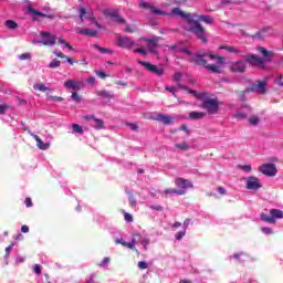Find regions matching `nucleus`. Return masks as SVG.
<instances>
[{"instance_id": "57", "label": "nucleus", "mask_w": 283, "mask_h": 283, "mask_svg": "<svg viewBox=\"0 0 283 283\" xmlns=\"http://www.w3.org/2000/svg\"><path fill=\"white\" fill-rule=\"evenodd\" d=\"M180 52H182L184 54H187L188 56H191V54H192L191 50H189L187 48H181Z\"/></svg>"}, {"instance_id": "60", "label": "nucleus", "mask_w": 283, "mask_h": 283, "mask_svg": "<svg viewBox=\"0 0 283 283\" xmlns=\"http://www.w3.org/2000/svg\"><path fill=\"white\" fill-rule=\"evenodd\" d=\"M262 232L265 233V235H271V233H273V230L271 228H262Z\"/></svg>"}, {"instance_id": "1", "label": "nucleus", "mask_w": 283, "mask_h": 283, "mask_svg": "<svg viewBox=\"0 0 283 283\" xmlns=\"http://www.w3.org/2000/svg\"><path fill=\"white\" fill-rule=\"evenodd\" d=\"M164 17H179L180 19H185L187 23L190 24V27L187 30V32H191V34L196 35V38L201 41V43H209V36L207 35V29L200 24V22L193 20V17H191V13H187L182 11L180 8L175 7L171 9L170 12H166L163 14Z\"/></svg>"}, {"instance_id": "55", "label": "nucleus", "mask_w": 283, "mask_h": 283, "mask_svg": "<svg viewBox=\"0 0 283 283\" xmlns=\"http://www.w3.org/2000/svg\"><path fill=\"white\" fill-rule=\"evenodd\" d=\"M166 92H171L172 96L176 97V87H174V86H166Z\"/></svg>"}, {"instance_id": "14", "label": "nucleus", "mask_w": 283, "mask_h": 283, "mask_svg": "<svg viewBox=\"0 0 283 283\" xmlns=\"http://www.w3.org/2000/svg\"><path fill=\"white\" fill-rule=\"evenodd\" d=\"M193 17L197 19L195 21H198V23H206L207 25H213V23H216V19H213V17L211 15H207V14H193Z\"/></svg>"}, {"instance_id": "13", "label": "nucleus", "mask_w": 283, "mask_h": 283, "mask_svg": "<svg viewBox=\"0 0 283 283\" xmlns=\"http://www.w3.org/2000/svg\"><path fill=\"white\" fill-rule=\"evenodd\" d=\"M247 189H251L253 191L262 189V184H260V179L258 177H249L247 182Z\"/></svg>"}, {"instance_id": "7", "label": "nucleus", "mask_w": 283, "mask_h": 283, "mask_svg": "<svg viewBox=\"0 0 283 283\" xmlns=\"http://www.w3.org/2000/svg\"><path fill=\"white\" fill-rule=\"evenodd\" d=\"M245 92H254L255 94L264 95L266 94V81H256L252 84L250 90H245L239 94V96H244Z\"/></svg>"}, {"instance_id": "8", "label": "nucleus", "mask_w": 283, "mask_h": 283, "mask_svg": "<svg viewBox=\"0 0 283 283\" xmlns=\"http://www.w3.org/2000/svg\"><path fill=\"white\" fill-rule=\"evenodd\" d=\"M259 171L263 174V176L273 178L277 176V166H275V164H263L259 167Z\"/></svg>"}, {"instance_id": "39", "label": "nucleus", "mask_w": 283, "mask_h": 283, "mask_svg": "<svg viewBox=\"0 0 283 283\" xmlns=\"http://www.w3.org/2000/svg\"><path fill=\"white\" fill-rule=\"evenodd\" d=\"M93 48L95 50H98V52H101L102 54H109V49H106V48H102V46H98V44H93Z\"/></svg>"}, {"instance_id": "46", "label": "nucleus", "mask_w": 283, "mask_h": 283, "mask_svg": "<svg viewBox=\"0 0 283 283\" xmlns=\"http://www.w3.org/2000/svg\"><path fill=\"white\" fill-rule=\"evenodd\" d=\"M20 61H28L31 59L30 53H22L21 55H19Z\"/></svg>"}, {"instance_id": "28", "label": "nucleus", "mask_w": 283, "mask_h": 283, "mask_svg": "<svg viewBox=\"0 0 283 283\" xmlns=\"http://www.w3.org/2000/svg\"><path fill=\"white\" fill-rule=\"evenodd\" d=\"M97 96H101L102 98H106L107 101H112V98H114V94L105 90L98 91Z\"/></svg>"}, {"instance_id": "53", "label": "nucleus", "mask_w": 283, "mask_h": 283, "mask_svg": "<svg viewBox=\"0 0 283 283\" xmlns=\"http://www.w3.org/2000/svg\"><path fill=\"white\" fill-rule=\"evenodd\" d=\"M96 76H98L99 78H107V75L105 72L103 71H96Z\"/></svg>"}, {"instance_id": "16", "label": "nucleus", "mask_w": 283, "mask_h": 283, "mask_svg": "<svg viewBox=\"0 0 283 283\" xmlns=\"http://www.w3.org/2000/svg\"><path fill=\"white\" fill-rule=\"evenodd\" d=\"M135 42L132 41V39L124 36V38H119L117 40V45L119 48H125L126 50H129V48H134Z\"/></svg>"}, {"instance_id": "27", "label": "nucleus", "mask_w": 283, "mask_h": 283, "mask_svg": "<svg viewBox=\"0 0 283 283\" xmlns=\"http://www.w3.org/2000/svg\"><path fill=\"white\" fill-rule=\"evenodd\" d=\"M53 54L55 56H57V59H65L67 61V63H70V65H74V61L72 60V57L63 54V52L61 51H54Z\"/></svg>"}, {"instance_id": "51", "label": "nucleus", "mask_w": 283, "mask_h": 283, "mask_svg": "<svg viewBox=\"0 0 283 283\" xmlns=\"http://www.w3.org/2000/svg\"><path fill=\"white\" fill-rule=\"evenodd\" d=\"M49 101H56L57 103H61L63 101V97H59V96H52V95H48Z\"/></svg>"}, {"instance_id": "21", "label": "nucleus", "mask_w": 283, "mask_h": 283, "mask_svg": "<svg viewBox=\"0 0 283 283\" xmlns=\"http://www.w3.org/2000/svg\"><path fill=\"white\" fill-rule=\"evenodd\" d=\"M28 12L30 14H34L35 17H43L44 19H55V17H56L54 14H45V13H43V12L32 8V7L28 8Z\"/></svg>"}, {"instance_id": "29", "label": "nucleus", "mask_w": 283, "mask_h": 283, "mask_svg": "<svg viewBox=\"0 0 283 283\" xmlns=\"http://www.w3.org/2000/svg\"><path fill=\"white\" fill-rule=\"evenodd\" d=\"M4 25L8 30H17L19 28V23H17L14 20L4 21Z\"/></svg>"}, {"instance_id": "22", "label": "nucleus", "mask_w": 283, "mask_h": 283, "mask_svg": "<svg viewBox=\"0 0 283 283\" xmlns=\"http://www.w3.org/2000/svg\"><path fill=\"white\" fill-rule=\"evenodd\" d=\"M189 118L191 120H201V118H207V113L205 112H190Z\"/></svg>"}, {"instance_id": "4", "label": "nucleus", "mask_w": 283, "mask_h": 283, "mask_svg": "<svg viewBox=\"0 0 283 283\" xmlns=\"http://www.w3.org/2000/svg\"><path fill=\"white\" fill-rule=\"evenodd\" d=\"M260 218L262 222H268V224H275L276 220L283 219V211L280 209H271L270 216L266 213H261Z\"/></svg>"}, {"instance_id": "34", "label": "nucleus", "mask_w": 283, "mask_h": 283, "mask_svg": "<svg viewBox=\"0 0 283 283\" xmlns=\"http://www.w3.org/2000/svg\"><path fill=\"white\" fill-rule=\"evenodd\" d=\"M164 193H177V196H185L187 192L185 190H178V189H166L164 190Z\"/></svg>"}, {"instance_id": "43", "label": "nucleus", "mask_w": 283, "mask_h": 283, "mask_svg": "<svg viewBox=\"0 0 283 283\" xmlns=\"http://www.w3.org/2000/svg\"><path fill=\"white\" fill-rule=\"evenodd\" d=\"M72 101H74L75 103H81V95H78V93L73 92L71 95Z\"/></svg>"}, {"instance_id": "44", "label": "nucleus", "mask_w": 283, "mask_h": 283, "mask_svg": "<svg viewBox=\"0 0 283 283\" xmlns=\"http://www.w3.org/2000/svg\"><path fill=\"white\" fill-rule=\"evenodd\" d=\"M249 123L252 124L253 126L260 124V118L258 116H253L249 119Z\"/></svg>"}, {"instance_id": "33", "label": "nucleus", "mask_w": 283, "mask_h": 283, "mask_svg": "<svg viewBox=\"0 0 283 283\" xmlns=\"http://www.w3.org/2000/svg\"><path fill=\"white\" fill-rule=\"evenodd\" d=\"M219 50H226L227 52H231V53H234V54H240V50H238L234 46L221 45V46H219Z\"/></svg>"}, {"instance_id": "24", "label": "nucleus", "mask_w": 283, "mask_h": 283, "mask_svg": "<svg viewBox=\"0 0 283 283\" xmlns=\"http://www.w3.org/2000/svg\"><path fill=\"white\" fill-rule=\"evenodd\" d=\"M206 70L208 72H211L212 74H222V67L216 64H208V66H206Z\"/></svg>"}, {"instance_id": "64", "label": "nucleus", "mask_w": 283, "mask_h": 283, "mask_svg": "<svg viewBox=\"0 0 283 283\" xmlns=\"http://www.w3.org/2000/svg\"><path fill=\"white\" fill-rule=\"evenodd\" d=\"M241 169H242L243 171H251V165L241 166Z\"/></svg>"}, {"instance_id": "25", "label": "nucleus", "mask_w": 283, "mask_h": 283, "mask_svg": "<svg viewBox=\"0 0 283 283\" xmlns=\"http://www.w3.org/2000/svg\"><path fill=\"white\" fill-rule=\"evenodd\" d=\"M78 34H84L85 36H96L97 31L94 29H81L77 31Z\"/></svg>"}, {"instance_id": "49", "label": "nucleus", "mask_w": 283, "mask_h": 283, "mask_svg": "<svg viewBox=\"0 0 283 283\" xmlns=\"http://www.w3.org/2000/svg\"><path fill=\"white\" fill-rule=\"evenodd\" d=\"M147 262L145 261H139L138 262V269H140V271H145V269H147Z\"/></svg>"}, {"instance_id": "6", "label": "nucleus", "mask_w": 283, "mask_h": 283, "mask_svg": "<svg viewBox=\"0 0 283 283\" xmlns=\"http://www.w3.org/2000/svg\"><path fill=\"white\" fill-rule=\"evenodd\" d=\"M138 64L143 65L150 74H155V76H165V69L163 66L151 64L147 61H138Z\"/></svg>"}, {"instance_id": "36", "label": "nucleus", "mask_w": 283, "mask_h": 283, "mask_svg": "<svg viewBox=\"0 0 283 283\" xmlns=\"http://www.w3.org/2000/svg\"><path fill=\"white\" fill-rule=\"evenodd\" d=\"M95 129H105V122L99 118H94Z\"/></svg>"}, {"instance_id": "3", "label": "nucleus", "mask_w": 283, "mask_h": 283, "mask_svg": "<svg viewBox=\"0 0 283 283\" xmlns=\"http://www.w3.org/2000/svg\"><path fill=\"white\" fill-rule=\"evenodd\" d=\"M206 56H208L212 61H217L218 65H224L226 63V59L223 56L209 53H198L196 56L189 59V63H193V65H199L207 69L209 62H207V60L205 59Z\"/></svg>"}, {"instance_id": "10", "label": "nucleus", "mask_w": 283, "mask_h": 283, "mask_svg": "<svg viewBox=\"0 0 283 283\" xmlns=\"http://www.w3.org/2000/svg\"><path fill=\"white\" fill-rule=\"evenodd\" d=\"M78 12L81 23H83L85 19H88L90 23H96V18L92 13L87 12V9L80 7Z\"/></svg>"}, {"instance_id": "30", "label": "nucleus", "mask_w": 283, "mask_h": 283, "mask_svg": "<svg viewBox=\"0 0 283 283\" xmlns=\"http://www.w3.org/2000/svg\"><path fill=\"white\" fill-rule=\"evenodd\" d=\"M168 50H171V52H180L182 50V42H176L172 45H167Z\"/></svg>"}, {"instance_id": "50", "label": "nucleus", "mask_w": 283, "mask_h": 283, "mask_svg": "<svg viewBox=\"0 0 283 283\" xmlns=\"http://www.w3.org/2000/svg\"><path fill=\"white\" fill-rule=\"evenodd\" d=\"M113 21H116V23H125V19L120 17L118 13L115 18H113Z\"/></svg>"}, {"instance_id": "63", "label": "nucleus", "mask_w": 283, "mask_h": 283, "mask_svg": "<svg viewBox=\"0 0 283 283\" xmlns=\"http://www.w3.org/2000/svg\"><path fill=\"white\" fill-rule=\"evenodd\" d=\"M180 78H182V73H180V72L175 73L174 80L177 81V82H179Z\"/></svg>"}, {"instance_id": "45", "label": "nucleus", "mask_w": 283, "mask_h": 283, "mask_svg": "<svg viewBox=\"0 0 283 283\" xmlns=\"http://www.w3.org/2000/svg\"><path fill=\"white\" fill-rule=\"evenodd\" d=\"M124 220H126V222H134V217H132L129 212L124 211Z\"/></svg>"}, {"instance_id": "52", "label": "nucleus", "mask_w": 283, "mask_h": 283, "mask_svg": "<svg viewBox=\"0 0 283 283\" xmlns=\"http://www.w3.org/2000/svg\"><path fill=\"white\" fill-rule=\"evenodd\" d=\"M136 53L143 54L145 56L147 54V51H145V49H143V48H138V49L134 50V54H136Z\"/></svg>"}, {"instance_id": "40", "label": "nucleus", "mask_w": 283, "mask_h": 283, "mask_svg": "<svg viewBox=\"0 0 283 283\" xmlns=\"http://www.w3.org/2000/svg\"><path fill=\"white\" fill-rule=\"evenodd\" d=\"M73 132L75 134H83V127L78 124H72Z\"/></svg>"}, {"instance_id": "61", "label": "nucleus", "mask_w": 283, "mask_h": 283, "mask_svg": "<svg viewBox=\"0 0 283 283\" xmlns=\"http://www.w3.org/2000/svg\"><path fill=\"white\" fill-rule=\"evenodd\" d=\"M34 273H36V275H41V265L35 264L33 268Z\"/></svg>"}, {"instance_id": "23", "label": "nucleus", "mask_w": 283, "mask_h": 283, "mask_svg": "<svg viewBox=\"0 0 283 283\" xmlns=\"http://www.w3.org/2000/svg\"><path fill=\"white\" fill-rule=\"evenodd\" d=\"M177 86L179 87V90H185V92H188V94L195 96V98H200V93H198L197 91H193L184 84H177Z\"/></svg>"}, {"instance_id": "32", "label": "nucleus", "mask_w": 283, "mask_h": 283, "mask_svg": "<svg viewBox=\"0 0 283 283\" xmlns=\"http://www.w3.org/2000/svg\"><path fill=\"white\" fill-rule=\"evenodd\" d=\"M175 147L176 149H180V151H189L191 146H189V143L184 142L181 144H176Z\"/></svg>"}, {"instance_id": "9", "label": "nucleus", "mask_w": 283, "mask_h": 283, "mask_svg": "<svg viewBox=\"0 0 283 283\" xmlns=\"http://www.w3.org/2000/svg\"><path fill=\"white\" fill-rule=\"evenodd\" d=\"M41 36L43 41H40L42 45H56V36L52 35L50 32H42Z\"/></svg>"}, {"instance_id": "18", "label": "nucleus", "mask_w": 283, "mask_h": 283, "mask_svg": "<svg viewBox=\"0 0 283 283\" xmlns=\"http://www.w3.org/2000/svg\"><path fill=\"white\" fill-rule=\"evenodd\" d=\"M154 120H158L164 125H171L174 123V119L171 118V116L165 115V114H157Z\"/></svg>"}, {"instance_id": "42", "label": "nucleus", "mask_w": 283, "mask_h": 283, "mask_svg": "<svg viewBox=\"0 0 283 283\" xmlns=\"http://www.w3.org/2000/svg\"><path fill=\"white\" fill-rule=\"evenodd\" d=\"M179 132H185V134H187V136H189V134H191V130H189V127H187L186 124H182L181 126H179Z\"/></svg>"}, {"instance_id": "56", "label": "nucleus", "mask_w": 283, "mask_h": 283, "mask_svg": "<svg viewBox=\"0 0 283 283\" xmlns=\"http://www.w3.org/2000/svg\"><path fill=\"white\" fill-rule=\"evenodd\" d=\"M149 209H153L154 211H163L164 210L163 206H159V205L150 206Z\"/></svg>"}, {"instance_id": "15", "label": "nucleus", "mask_w": 283, "mask_h": 283, "mask_svg": "<svg viewBox=\"0 0 283 283\" xmlns=\"http://www.w3.org/2000/svg\"><path fill=\"white\" fill-rule=\"evenodd\" d=\"M139 8H144L145 10H150L153 14H160V15L167 14V11L159 10L158 8L151 6V3L149 2H140Z\"/></svg>"}, {"instance_id": "54", "label": "nucleus", "mask_w": 283, "mask_h": 283, "mask_svg": "<svg viewBox=\"0 0 283 283\" xmlns=\"http://www.w3.org/2000/svg\"><path fill=\"white\" fill-rule=\"evenodd\" d=\"M127 127H130L133 132H138V125L133 123H126Z\"/></svg>"}, {"instance_id": "41", "label": "nucleus", "mask_w": 283, "mask_h": 283, "mask_svg": "<svg viewBox=\"0 0 283 283\" xmlns=\"http://www.w3.org/2000/svg\"><path fill=\"white\" fill-rule=\"evenodd\" d=\"M8 109H12V106H10L8 104L0 105V115L6 114V112H8Z\"/></svg>"}, {"instance_id": "37", "label": "nucleus", "mask_w": 283, "mask_h": 283, "mask_svg": "<svg viewBox=\"0 0 283 283\" xmlns=\"http://www.w3.org/2000/svg\"><path fill=\"white\" fill-rule=\"evenodd\" d=\"M128 202H129V207H132L133 209L136 207V205L138 203L136 201V197L133 193H128Z\"/></svg>"}, {"instance_id": "12", "label": "nucleus", "mask_w": 283, "mask_h": 283, "mask_svg": "<svg viewBox=\"0 0 283 283\" xmlns=\"http://www.w3.org/2000/svg\"><path fill=\"white\" fill-rule=\"evenodd\" d=\"M230 70L232 72H237L239 74H242V73L247 72V63H244V61L232 62L230 64Z\"/></svg>"}, {"instance_id": "20", "label": "nucleus", "mask_w": 283, "mask_h": 283, "mask_svg": "<svg viewBox=\"0 0 283 283\" xmlns=\"http://www.w3.org/2000/svg\"><path fill=\"white\" fill-rule=\"evenodd\" d=\"M241 34L243 36H251L252 39H259V41H262V40H264V34H266V30H264V29L260 30L254 34H249V33H247V31L241 30Z\"/></svg>"}, {"instance_id": "38", "label": "nucleus", "mask_w": 283, "mask_h": 283, "mask_svg": "<svg viewBox=\"0 0 283 283\" xmlns=\"http://www.w3.org/2000/svg\"><path fill=\"white\" fill-rule=\"evenodd\" d=\"M49 67L51 70H56V67H61V61H59L57 59H54L50 62Z\"/></svg>"}, {"instance_id": "58", "label": "nucleus", "mask_w": 283, "mask_h": 283, "mask_svg": "<svg viewBox=\"0 0 283 283\" xmlns=\"http://www.w3.org/2000/svg\"><path fill=\"white\" fill-rule=\"evenodd\" d=\"M86 83H88V85H94V84L96 83V77L90 76V77L86 80Z\"/></svg>"}, {"instance_id": "35", "label": "nucleus", "mask_w": 283, "mask_h": 283, "mask_svg": "<svg viewBox=\"0 0 283 283\" xmlns=\"http://www.w3.org/2000/svg\"><path fill=\"white\" fill-rule=\"evenodd\" d=\"M123 247H126L127 249H130L132 251H135L136 253H138V249H136V242L132 241V242H124Z\"/></svg>"}, {"instance_id": "62", "label": "nucleus", "mask_w": 283, "mask_h": 283, "mask_svg": "<svg viewBox=\"0 0 283 283\" xmlns=\"http://www.w3.org/2000/svg\"><path fill=\"white\" fill-rule=\"evenodd\" d=\"M185 235H186V232H185V231H179V232H177V234H176V240H180L181 238H185Z\"/></svg>"}, {"instance_id": "48", "label": "nucleus", "mask_w": 283, "mask_h": 283, "mask_svg": "<svg viewBox=\"0 0 283 283\" xmlns=\"http://www.w3.org/2000/svg\"><path fill=\"white\" fill-rule=\"evenodd\" d=\"M109 258L108 256H105L104 259H103V261L98 264V266H102V268H104V266H107V264L109 263Z\"/></svg>"}, {"instance_id": "31", "label": "nucleus", "mask_w": 283, "mask_h": 283, "mask_svg": "<svg viewBox=\"0 0 283 283\" xmlns=\"http://www.w3.org/2000/svg\"><path fill=\"white\" fill-rule=\"evenodd\" d=\"M147 43H148V50L149 52H155L156 49L158 48V42H156V40H151V39H148L146 40Z\"/></svg>"}, {"instance_id": "47", "label": "nucleus", "mask_w": 283, "mask_h": 283, "mask_svg": "<svg viewBox=\"0 0 283 283\" xmlns=\"http://www.w3.org/2000/svg\"><path fill=\"white\" fill-rule=\"evenodd\" d=\"M105 15L106 17H111V19L114 20L118 15V12H116V11H108V12H105Z\"/></svg>"}, {"instance_id": "5", "label": "nucleus", "mask_w": 283, "mask_h": 283, "mask_svg": "<svg viewBox=\"0 0 283 283\" xmlns=\"http://www.w3.org/2000/svg\"><path fill=\"white\" fill-rule=\"evenodd\" d=\"M201 107L208 112V114H218L220 112V102L218 98H206L202 101Z\"/></svg>"}, {"instance_id": "2", "label": "nucleus", "mask_w": 283, "mask_h": 283, "mask_svg": "<svg viewBox=\"0 0 283 283\" xmlns=\"http://www.w3.org/2000/svg\"><path fill=\"white\" fill-rule=\"evenodd\" d=\"M256 51L263 57L256 54H245L243 55L245 63H249L252 67H259V70H266V63H271V61H273L275 53L263 46H258Z\"/></svg>"}, {"instance_id": "59", "label": "nucleus", "mask_w": 283, "mask_h": 283, "mask_svg": "<svg viewBox=\"0 0 283 283\" xmlns=\"http://www.w3.org/2000/svg\"><path fill=\"white\" fill-rule=\"evenodd\" d=\"M24 203H25V207H28V208L32 207V198L27 197L24 200Z\"/></svg>"}, {"instance_id": "11", "label": "nucleus", "mask_w": 283, "mask_h": 283, "mask_svg": "<svg viewBox=\"0 0 283 283\" xmlns=\"http://www.w3.org/2000/svg\"><path fill=\"white\" fill-rule=\"evenodd\" d=\"M176 187H179V189H182L181 191H185V189H192L193 184L182 177H178L175 179Z\"/></svg>"}, {"instance_id": "26", "label": "nucleus", "mask_w": 283, "mask_h": 283, "mask_svg": "<svg viewBox=\"0 0 283 283\" xmlns=\"http://www.w3.org/2000/svg\"><path fill=\"white\" fill-rule=\"evenodd\" d=\"M33 90L38 91V92H52L53 90L45 86V84L43 83H36L33 85Z\"/></svg>"}, {"instance_id": "19", "label": "nucleus", "mask_w": 283, "mask_h": 283, "mask_svg": "<svg viewBox=\"0 0 283 283\" xmlns=\"http://www.w3.org/2000/svg\"><path fill=\"white\" fill-rule=\"evenodd\" d=\"M31 136L36 142V147L39 149H42V151H45L46 149H50V144L43 143V140L41 139V137H39V135L31 133Z\"/></svg>"}, {"instance_id": "17", "label": "nucleus", "mask_w": 283, "mask_h": 283, "mask_svg": "<svg viewBox=\"0 0 283 283\" xmlns=\"http://www.w3.org/2000/svg\"><path fill=\"white\" fill-rule=\"evenodd\" d=\"M64 86L67 90H81V87H83V83L76 82V80H66L64 82Z\"/></svg>"}]
</instances>
